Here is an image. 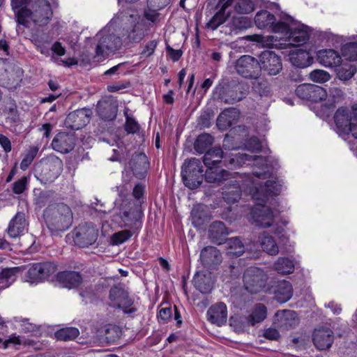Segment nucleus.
I'll return each instance as SVG.
<instances>
[{
  "instance_id": "obj_1",
  "label": "nucleus",
  "mask_w": 357,
  "mask_h": 357,
  "mask_svg": "<svg viewBox=\"0 0 357 357\" xmlns=\"http://www.w3.org/2000/svg\"><path fill=\"white\" fill-rule=\"evenodd\" d=\"M43 218L52 235L68 229L73 220L70 208L63 203L49 205L43 211Z\"/></svg>"
},
{
  "instance_id": "obj_2",
  "label": "nucleus",
  "mask_w": 357,
  "mask_h": 357,
  "mask_svg": "<svg viewBox=\"0 0 357 357\" xmlns=\"http://www.w3.org/2000/svg\"><path fill=\"white\" fill-rule=\"evenodd\" d=\"M144 213L140 205L135 206L129 202L121 204L119 212L114 215V221L121 228H128L137 232L142 226Z\"/></svg>"
},
{
  "instance_id": "obj_3",
  "label": "nucleus",
  "mask_w": 357,
  "mask_h": 357,
  "mask_svg": "<svg viewBox=\"0 0 357 357\" xmlns=\"http://www.w3.org/2000/svg\"><path fill=\"white\" fill-rule=\"evenodd\" d=\"M63 161L54 155L43 158L35 166V176L41 183L53 182L63 170Z\"/></svg>"
},
{
  "instance_id": "obj_4",
  "label": "nucleus",
  "mask_w": 357,
  "mask_h": 357,
  "mask_svg": "<svg viewBox=\"0 0 357 357\" xmlns=\"http://www.w3.org/2000/svg\"><path fill=\"white\" fill-rule=\"evenodd\" d=\"M334 121L336 131L343 138L350 134L357 139V107H352V110L347 107L337 109L334 114Z\"/></svg>"
},
{
  "instance_id": "obj_5",
  "label": "nucleus",
  "mask_w": 357,
  "mask_h": 357,
  "mask_svg": "<svg viewBox=\"0 0 357 357\" xmlns=\"http://www.w3.org/2000/svg\"><path fill=\"white\" fill-rule=\"evenodd\" d=\"M248 86L245 84L230 82L218 85L214 91L215 98L226 104H234L243 100L247 95Z\"/></svg>"
},
{
  "instance_id": "obj_6",
  "label": "nucleus",
  "mask_w": 357,
  "mask_h": 357,
  "mask_svg": "<svg viewBox=\"0 0 357 357\" xmlns=\"http://www.w3.org/2000/svg\"><path fill=\"white\" fill-rule=\"evenodd\" d=\"M181 176L184 185L190 189L200 186L204 179V169L202 162L195 158L185 160L182 165Z\"/></svg>"
},
{
  "instance_id": "obj_7",
  "label": "nucleus",
  "mask_w": 357,
  "mask_h": 357,
  "mask_svg": "<svg viewBox=\"0 0 357 357\" xmlns=\"http://www.w3.org/2000/svg\"><path fill=\"white\" fill-rule=\"evenodd\" d=\"M98 235V228L91 222L79 225L73 231V241L79 248H87L94 244Z\"/></svg>"
},
{
  "instance_id": "obj_8",
  "label": "nucleus",
  "mask_w": 357,
  "mask_h": 357,
  "mask_svg": "<svg viewBox=\"0 0 357 357\" xmlns=\"http://www.w3.org/2000/svg\"><path fill=\"white\" fill-rule=\"evenodd\" d=\"M267 279V275L262 269L251 266L244 272V287L251 294H257L266 287Z\"/></svg>"
},
{
  "instance_id": "obj_9",
  "label": "nucleus",
  "mask_w": 357,
  "mask_h": 357,
  "mask_svg": "<svg viewBox=\"0 0 357 357\" xmlns=\"http://www.w3.org/2000/svg\"><path fill=\"white\" fill-rule=\"evenodd\" d=\"M101 36L96 47V54L94 57L100 59H105L111 53H114L122 45V41L120 37L114 34H108L102 36V32H99L97 36Z\"/></svg>"
},
{
  "instance_id": "obj_10",
  "label": "nucleus",
  "mask_w": 357,
  "mask_h": 357,
  "mask_svg": "<svg viewBox=\"0 0 357 357\" xmlns=\"http://www.w3.org/2000/svg\"><path fill=\"white\" fill-rule=\"evenodd\" d=\"M235 70L241 77L257 79L260 76L259 60L250 55H243L235 63Z\"/></svg>"
},
{
  "instance_id": "obj_11",
  "label": "nucleus",
  "mask_w": 357,
  "mask_h": 357,
  "mask_svg": "<svg viewBox=\"0 0 357 357\" xmlns=\"http://www.w3.org/2000/svg\"><path fill=\"white\" fill-rule=\"evenodd\" d=\"M252 190V198L265 202L268 196H275L280 193L282 182L278 178L274 180H268L264 184L258 183Z\"/></svg>"
},
{
  "instance_id": "obj_12",
  "label": "nucleus",
  "mask_w": 357,
  "mask_h": 357,
  "mask_svg": "<svg viewBox=\"0 0 357 357\" xmlns=\"http://www.w3.org/2000/svg\"><path fill=\"white\" fill-rule=\"evenodd\" d=\"M57 270L56 265L51 261L33 264L27 271V278L31 283L43 282Z\"/></svg>"
},
{
  "instance_id": "obj_13",
  "label": "nucleus",
  "mask_w": 357,
  "mask_h": 357,
  "mask_svg": "<svg viewBox=\"0 0 357 357\" xmlns=\"http://www.w3.org/2000/svg\"><path fill=\"white\" fill-rule=\"evenodd\" d=\"M259 64L260 73L264 70L268 75H276L282 69L281 57L270 50L263 51L260 54Z\"/></svg>"
},
{
  "instance_id": "obj_14",
  "label": "nucleus",
  "mask_w": 357,
  "mask_h": 357,
  "mask_svg": "<svg viewBox=\"0 0 357 357\" xmlns=\"http://www.w3.org/2000/svg\"><path fill=\"white\" fill-rule=\"evenodd\" d=\"M295 94L301 99L316 102L326 100L328 96L324 88L312 84L298 85L295 89Z\"/></svg>"
},
{
  "instance_id": "obj_15",
  "label": "nucleus",
  "mask_w": 357,
  "mask_h": 357,
  "mask_svg": "<svg viewBox=\"0 0 357 357\" xmlns=\"http://www.w3.org/2000/svg\"><path fill=\"white\" fill-rule=\"evenodd\" d=\"M52 16L50 3L47 0H37L32 10V22L34 24L43 26L47 25Z\"/></svg>"
},
{
  "instance_id": "obj_16",
  "label": "nucleus",
  "mask_w": 357,
  "mask_h": 357,
  "mask_svg": "<svg viewBox=\"0 0 357 357\" xmlns=\"http://www.w3.org/2000/svg\"><path fill=\"white\" fill-rule=\"evenodd\" d=\"M92 111L88 108L77 109L68 114L65 123L72 130H77L86 126L91 120Z\"/></svg>"
},
{
  "instance_id": "obj_17",
  "label": "nucleus",
  "mask_w": 357,
  "mask_h": 357,
  "mask_svg": "<svg viewBox=\"0 0 357 357\" xmlns=\"http://www.w3.org/2000/svg\"><path fill=\"white\" fill-rule=\"evenodd\" d=\"M75 144L76 137L74 134L61 132L54 137L51 145L54 151L66 154L73 151Z\"/></svg>"
},
{
  "instance_id": "obj_18",
  "label": "nucleus",
  "mask_w": 357,
  "mask_h": 357,
  "mask_svg": "<svg viewBox=\"0 0 357 357\" xmlns=\"http://www.w3.org/2000/svg\"><path fill=\"white\" fill-rule=\"evenodd\" d=\"M128 166L136 178L144 179L149 169V162L144 153H135L131 156Z\"/></svg>"
},
{
  "instance_id": "obj_19",
  "label": "nucleus",
  "mask_w": 357,
  "mask_h": 357,
  "mask_svg": "<svg viewBox=\"0 0 357 357\" xmlns=\"http://www.w3.org/2000/svg\"><path fill=\"white\" fill-rule=\"evenodd\" d=\"M312 341L319 350H326L331 347L334 341L333 331L328 327H320L314 329Z\"/></svg>"
},
{
  "instance_id": "obj_20",
  "label": "nucleus",
  "mask_w": 357,
  "mask_h": 357,
  "mask_svg": "<svg viewBox=\"0 0 357 357\" xmlns=\"http://www.w3.org/2000/svg\"><path fill=\"white\" fill-rule=\"evenodd\" d=\"M200 260L204 268L215 269L222 263V257L215 247L206 246L201 250Z\"/></svg>"
},
{
  "instance_id": "obj_21",
  "label": "nucleus",
  "mask_w": 357,
  "mask_h": 357,
  "mask_svg": "<svg viewBox=\"0 0 357 357\" xmlns=\"http://www.w3.org/2000/svg\"><path fill=\"white\" fill-rule=\"evenodd\" d=\"M252 217L255 225L263 228L271 227L274 220L272 210L261 204H259L252 209Z\"/></svg>"
},
{
  "instance_id": "obj_22",
  "label": "nucleus",
  "mask_w": 357,
  "mask_h": 357,
  "mask_svg": "<svg viewBox=\"0 0 357 357\" xmlns=\"http://www.w3.org/2000/svg\"><path fill=\"white\" fill-rule=\"evenodd\" d=\"M258 158H262L258 155H251L241 153L231 154L230 155H224L221 166L229 169H234L243 166L246 162L255 161Z\"/></svg>"
},
{
  "instance_id": "obj_23",
  "label": "nucleus",
  "mask_w": 357,
  "mask_h": 357,
  "mask_svg": "<svg viewBox=\"0 0 357 357\" xmlns=\"http://www.w3.org/2000/svg\"><path fill=\"white\" fill-rule=\"evenodd\" d=\"M208 320L218 326L224 325L227 319V305L223 302L211 305L207 311Z\"/></svg>"
},
{
  "instance_id": "obj_24",
  "label": "nucleus",
  "mask_w": 357,
  "mask_h": 357,
  "mask_svg": "<svg viewBox=\"0 0 357 357\" xmlns=\"http://www.w3.org/2000/svg\"><path fill=\"white\" fill-rule=\"evenodd\" d=\"M27 226L25 214L22 212H17L11 219L7 229L9 237L16 238L24 234Z\"/></svg>"
},
{
  "instance_id": "obj_25",
  "label": "nucleus",
  "mask_w": 357,
  "mask_h": 357,
  "mask_svg": "<svg viewBox=\"0 0 357 357\" xmlns=\"http://www.w3.org/2000/svg\"><path fill=\"white\" fill-rule=\"evenodd\" d=\"M56 279L63 287L68 289L78 287L83 280L79 272L70 271L59 272L56 275Z\"/></svg>"
},
{
  "instance_id": "obj_26",
  "label": "nucleus",
  "mask_w": 357,
  "mask_h": 357,
  "mask_svg": "<svg viewBox=\"0 0 357 357\" xmlns=\"http://www.w3.org/2000/svg\"><path fill=\"white\" fill-rule=\"evenodd\" d=\"M118 108L112 100H99L97 104V113L100 119L105 121H112L116 119Z\"/></svg>"
},
{
  "instance_id": "obj_27",
  "label": "nucleus",
  "mask_w": 357,
  "mask_h": 357,
  "mask_svg": "<svg viewBox=\"0 0 357 357\" xmlns=\"http://www.w3.org/2000/svg\"><path fill=\"white\" fill-rule=\"evenodd\" d=\"M309 27L300 24L296 20V25L292 26L289 38L294 45L299 46L305 44L310 38Z\"/></svg>"
},
{
  "instance_id": "obj_28",
  "label": "nucleus",
  "mask_w": 357,
  "mask_h": 357,
  "mask_svg": "<svg viewBox=\"0 0 357 357\" xmlns=\"http://www.w3.org/2000/svg\"><path fill=\"white\" fill-rule=\"evenodd\" d=\"M207 167L204 178L208 183H213L220 185L223 181L230 177V173L221 168L222 166H206Z\"/></svg>"
},
{
  "instance_id": "obj_29",
  "label": "nucleus",
  "mask_w": 357,
  "mask_h": 357,
  "mask_svg": "<svg viewBox=\"0 0 357 357\" xmlns=\"http://www.w3.org/2000/svg\"><path fill=\"white\" fill-rule=\"evenodd\" d=\"M273 291L274 298L280 303L287 302L293 296L292 285L287 280L278 281L273 287Z\"/></svg>"
},
{
  "instance_id": "obj_30",
  "label": "nucleus",
  "mask_w": 357,
  "mask_h": 357,
  "mask_svg": "<svg viewBox=\"0 0 357 357\" xmlns=\"http://www.w3.org/2000/svg\"><path fill=\"white\" fill-rule=\"evenodd\" d=\"M278 325L286 330L294 328L299 324L296 312L290 310H278L275 313Z\"/></svg>"
},
{
  "instance_id": "obj_31",
  "label": "nucleus",
  "mask_w": 357,
  "mask_h": 357,
  "mask_svg": "<svg viewBox=\"0 0 357 357\" xmlns=\"http://www.w3.org/2000/svg\"><path fill=\"white\" fill-rule=\"evenodd\" d=\"M228 234V229L222 222H213L209 227L208 236L211 242L214 243L223 244Z\"/></svg>"
},
{
  "instance_id": "obj_32",
  "label": "nucleus",
  "mask_w": 357,
  "mask_h": 357,
  "mask_svg": "<svg viewBox=\"0 0 357 357\" xmlns=\"http://www.w3.org/2000/svg\"><path fill=\"white\" fill-rule=\"evenodd\" d=\"M193 282L195 288L202 294H208L213 287L210 273L197 272L194 278Z\"/></svg>"
},
{
  "instance_id": "obj_33",
  "label": "nucleus",
  "mask_w": 357,
  "mask_h": 357,
  "mask_svg": "<svg viewBox=\"0 0 357 357\" xmlns=\"http://www.w3.org/2000/svg\"><path fill=\"white\" fill-rule=\"evenodd\" d=\"M317 57L319 63L327 67H336L342 60L339 54L331 49L319 51Z\"/></svg>"
},
{
  "instance_id": "obj_34",
  "label": "nucleus",
  "mask_w": 357,
  "mask_h": 357,
  "mask_svg": "<svg viewBox=\"0 0 357 357\" xmlns=\"http://www.w3.org/2000/svg\"><path fill=\"white\" fill-rule=\"evenodd\" d=\"M294 25H296V20L291 16L284 13L280 16V20L278 22L275 21L271 28L275 33H281L289 36Z\"/></svg>"
},
{
  "instance_id": "obj_35",
  "label": "nucleus",
  "mask_w": 357,
  "mask_h": 357,
  "mask_svg": "<svg viewBox=\"0 0 357 357\" xmlns=\"http://www.w3.org/2000/svg\"><path fill=\"white\" fill-rule=\"evenodd\" d=\"M222 194V198L228 204L237 202L241 197V190L238 183L236 181H231L223 188Z\"/></svg>"
},
{
  "instance_id": "obj_36",
  "label": "nucleus",
  "mask_w": 357,
  "mask_h": 357,
  "mask_svg": "<svg viewBox=\"0 0 357 357\" xmlns=\"http://www.w3.org/2000/svg\"><path fill=\"white\" fill-rule=\"evenodd\" d=\"M237 116V112L235 109H226L222 112L217 119V126L221 130H225L231 127Z\"/></svg>"
},
{
  "instance_id": "obj_37",
  "label": "nucleus",
  "mask_w": 357,
  "mask_h": 357,
  "mask_svg": "<svg viewBox=\"0 0 357 357\" xmlns=\"http://www.w3.org/2000/svg\"><path fill=\"white\" fill-rule=\"evenodd\" d=\"M312 57L310 53L303 50H298L289 54V61L296 67L305 68L312 62Z\"/></svg>"
},
{
  "instance_id": "obj_38",
  "label": "nucleus",
  "mask_w": 357,
  "mask_h": 357,
  "mask_svg": "<svg viewBox=\"0 0 357 357\" xmlns=\"http://www.w3.org/2000/svg\"><path fill=\"white\" fill-rule=\"evenodd\" d=\"M224 158L223 151L220 148H215L207 151L204 157L205 166H221Z\"/></svg>"
},
{
  "instance_id": "obj_39",
  "label": "nucleus",
  "mask_w": 357,
  "mask_h": 357,
  "mask_svg": "<svg viewBox=\"0 0 357 357\" xmlns=\"http://www.w3.org/2000/svg\"><path fill=\"white\" fill-rule=\"evenodd\" d=\"M267 316V308L262 303H257L255 305L251 313L246 317L248 323L250 326H255L262 322Z\"/></svg>"
},
{
  "instance_id": "obj_40",
  "label": "nucleus",
  "mask_w": 357,
  "mask_h": 357,
  "mask_svg": "<svg viewBox=\"0 0 357 357\" xmlns=\"http://www.w3.org/2000/svg\"><path fill=\"white\" fill-rule=\"evenodd\" d=\"M19 272V267L5 268L0 270V290L8 288L13 284Z\"/></svg>"
},
{
  "instance_id": "obj_41",
  "label": "nucleus",
  "mask_w": 357,
  "mask_h": 357,
  "mask_svg": "<svg viewBox=\"0 0 357 357\" xmlns=\"http://www.w3.org/2000/svg\"><path fill=\"white\" fill-rule=\"evenodd\" d=\"M275 21V17L266 10H261L257 13L255 17V23L259 29L271 27Z\"/></svg>"
},
{
  "instance_id": "obj_42",
  "label": "nucleus",
  "mask_w": 357,
  "mask_h": 357,
  "mask_svg": "<svg viewBox=\"0 0 357 357\" xmlns=\"http://www.w3.org/2000/svg\"><path fill=\"white\" fill-rule=\"evenodd\" d=\"M214 141L213 137L208 133L200 134L194 144L195 150L199 153H203L208 151Z\"/></svg>"
},
{
  "instance_id": "obj_43",
  "label": "nucleus",
  "mask_w": 357,
  "mask_h": 357,
  "mask_svg": "<svg viewBox=\"0 0 357 357\" xmlns=\"http://www.w3.org/2000/svg\"><path fill=\"white\" fill-rule=\"evenodd\" d=\"M337 77L347 83L350 80L356 73V68L354 66L350 63H344L337 65L335 69Z\"/></svg>"
},
{
  "instance_id": "obj_44",
  "label": "nucleus",
  "mask_w": 357,
  "mask_h": 357,
  "mask_svg": "<svg viewBox=\"0 0 357 357\" xmlns=\"http://www.w3.org/2000/svg\"><path fill=\"white\" fill-rule=\"evenodd\" d=\"M224 243L226 244L229 255L239 257L244 252V245L239 237L227 238Z\"/></svg>"
},
{
  "instance_id": "obj_45",
  "label": "nucleus",
  "mask_w": 357,
  "mask_h": 357,
  "mask_svg": "<svg viewBox=\"0 0 357 357\" xmlns=\"http://www.w3.org/2000/svg\"><path fill=\"white\" fill-rule=\"evenodd\" d=\"M13 12L18 25H22L26 28L30 27L32 22V10L27 8H21Z\"/></svg>"
},
{
  "instance_id": "obj_46",
  "label": "nucleus",
  "mask_w": 357,
  "mask_h": 357,
  "mask_svg": "<svg viewBox=\"0 0 357 357\" xmlns=\"http://www.w3.org/2000/svg\"><path fill=\"white\" fill-rule=\"evenodd\" d=\"M79 335L78 328L75 327L62 328L55 332L54 335L57 340L71 341Z\"/></svg>"
},
{
  "instance_id": "obj_47",
  "label": "nucleus",
  "mask_w": 357,
  "mask_h": 357,
  "mask_svg": "<svg viewBox=\"0 0 357 357\" xmlns=\"http://www.w3.org/2000/svg\"><path fill=\"white\" fill-rule=\"evenodd\" d=\"M274 268L278 273L289 274L294 272V264L289 258L279 257L274 263Z\"/></svg>"
},
{
  "instance_id": "obj_48",
  "label": "nucleus",
  "mask_w": 357,
  "mask_h": 357,
  "mask_svg": "<svg viewBox=\"0 0 357 357\" xmlns=\"http://www.w3.org/2000/svg\"><path fill=\"white\" fill-rule=\"evenodd\" d=\"M229 26L230 27L231 31L237 32V31H241L249 28L251 26V21L247 17L234 16L231 21L229 22Z\"/></svg>"
},
{
  "instance_id": "obj_49",
  "label": "nucleus",
  "mask_w": 357,
  "mask_h": 357,
  "mask_svg": "<svg viewBox=\"0 0 357 357\" xmlns=\"http://www.w3.org/2000/svg\"><path fill=\"white\" fill-rule=\"evenodd\" d=\"M143 24L137 22L135 23L130 30L127 31L128 38L130 42L139 43L145 36Z\"/></svg>"
},
{
  "instance_id": "obj_50",
  "label": "nucleus",
  "mask_w": 357,
  "mask_h": 357,
  "mask_svg": "<svg viewBox=\"0 0 357 357\" xmlns=\"http://www.w3.org/2000/svg\"><path fill=\"white\" fill-rule=\"evenodd\" d=\"M261 245L263 250L270 255H276L279 252L275 241L271 236H264L261 238Z\"/></svg>"
},
{
  "instance_id": "obj_51",
  "label": "nucleus",
  "mask_w": 357,
  "mask_h": 357,
  "mask_svg": "<svg viewBox=\"0 0 357 357\" xmlns=\"http://www.w3.org/2000/svg\"><path fill=\"white\" fill-rule=\"evenodd\" d=\"M230 15L231 12L225 13L218 10L215 15L207 23V27L212 30L217 29L221 24L226 22V20L229 17Z\"/></svg>"
},
{
  "instance_id": "obj_52",
  "label": "nucleus",
  "mask_w": 357,
  "mask_h": 357,
  "mask_svg": "<svg viewBox=\"0 0 357 357\" xmlns=\"http://www.w3.org/2000/svg\"><path fill=\"white\" fill-rule=\"evenodd\" d=\"M136 231L130 229H123L114 233L111 236L113 245H120L129 240Z\"/></svg>"
},
{
  "instance_id": "obj_53",
  "label": "nucleus",
  "mask_w": 357,
  "mask_h": 357,
  "mask_svg": "<svg viewBox=\"0 0 357 357\" xmlns=\"http://www.w3.org/2000/svg\"><path fill=\"white\" fill-rule=\"evenodd\" d=\"M145 193V185L141 183H137L132 190V196L135 198V201L130 202L131 204L135 206L140 205L142 207V204H144L146 201V198L144 196Z\"/></svg>"
},
{
  "instance_id": "obj_54",
  "label": "nucleus",
  "mask_w": 357,
  "mask_h": 357,
  "mask_svg": "<svg viewBox=\"0 0 357 357\" xmlns=\"http://www.w3.org/2000/svg\"><path fill=\"white\" fill-rule=\"evenodd\" d=\"M39 148L37 146H31L26 151L20 163V168L25 170L31 164L38 154Z\"/></svg>"
},
{
  "instance_id": "obj_55",
  "label": "nucleus",
  "mask_w": 357,
  "mask_h": 357,
  "mask_svg": "<svg viewBox=\"0 0 357 357\" xmlns=\"http://www.w3.org/2000/svg\"><path fill=\"white\" fill-rule=\"evenodd\" d=\"M255 6L252 0H239L234 5V10L239 14H248L255 10Z\"/></svg>"
},
{
  "instance_id": "obj_56",
  "label": "nucleus",
  "mask_w": 357,
  "mask_h": 357,
  "mask_svg": "<svg viewBox=\"0 0 357 357\" xmlns=\"http://www.w3.org/2000/svg\"><path fill=\"white\" fill-rule=\"evenodd\" d=\"M121 335L120 328L116 325H109L105 329V339L107 342L112 344L118 340Z\"/></svg>"
},
{
  "instance_id": "obj_57",
  "label": "nucleus",
  "mask_w": 357,
  "mask_h": 357,
  "mask_svg": "<svg viewBox=\"0 0 357 357\" xmlns=\"http://www.w3.org/2000/svg\"><path fill=\"white\" fill-rule=\"evenodd\" d=\"M309 78L314 82L324 83L330 79L331 75L326 70L316 69L310 73Z\"/></svg>"
},
{
  "instance_id": "obj_58",
  "label": "nucleus",
  "mask_w": 357,
  "mask_h": 357,
  "mask_svg": "<svg viewBox=\"0 0 357 357\" xmlns=\"http://www.w3.org/2000/svg\"><path fill=\"white\" fill-rule=\"evenodd\" d=\"M253 89L261 96H268L271 94V87L266 80H256L253 83Z\"/></svg>"
},
{
  "instance_id": "obj_59",
  "label": "nucleus",
  "mask_w": 357,
  "mask_h": 357,
  "mask_svg": "<svg viewBox=\"0 0 357 357\" xmlns=\"http://www.w3.org/2000/svg\"><path fill=\"white\" fill-rule=\"evenodd\" d=\"M50 51L52 52L51 60L55 63H58L60 60L59 57L65 55L66 52L61 43L59 41H56L52 44Z\"/></svg>"
},
{
  "instance_id": "obj_60",
  "label": "nucleus",
  "mask_w": 357,
  "mask_h": 357,
  "mask_svg": "<svg viewBox=\"0 0 357 357\" xmlns=\"http://www.w3.org/2000/svg\"><path fill=\"white\" fill-rule=\"evenodd\" d=\"M124 128L128 134H135L139 131L140 126L133 117L127 116Z\"/></svg>"
},
{
  "instance_id": "obj_61",
  "label": "nucleus",
  "mask_w": 357,
  "mask_h": 357,
  "mask_svg": "<svg viewBox=\"0 0 357 357\" xmlns=\"http://www.w3.org/2000/svg\"><path fill=\"white\" fill-rule=\"evenodd\" d=\"M245 148L252 152H259L261 149V144L258 137L253 136L245 142Z\"/></svg>"
},
{
  "instance_id": "obj_62",
  "label": "nucleus",
  "mask_w": 357,
  "mask_h": 357,
  "mask_svg": "<svg viewBox=\"0 0 357 357\" xmlns=\"http://www.w3.org/2000/svg\"><path fill=\"white\" fill-rule=\"evenodd\" d=\"M213 114L208 111L202 112L198 119V125L203 128H209L211 125Z\"/></svg>"
},
{
  "instance_id": "obj_63",
  "label": "nucleus",
  "mask_w": 357,
  "mask_h": 357,
  "mask_svg": "<svg viewBox=\"0 0 357 357\" xmlns=\"http://www.w3.org/2000/svg\"><path fill=\"white\" fill-rule=\"evenodd\" d=\"M134 301L129 297L128 294L126 291L125 295L122 296V298L118 301L117 303L114 304L112 307L117 309H126L131 307Z\"/></svg>"
},
{
  "instance_id": "obj_64",
  "label": "nucleus",
  "mask_w": 357,
  "mask_h": 357,
  "mask_svg": "<svg viewBox=\"0 0 357 357\" xmlns=\"http://www.w3.org/2000/svg\"><path fill=\"white\" fill-rule=\"evenodd\" d=\"M27 183V179L26 177H22L20 179L17 180L13 184V191L15 194H21L22 193Z\"/></svg>"
}]
</instances>
